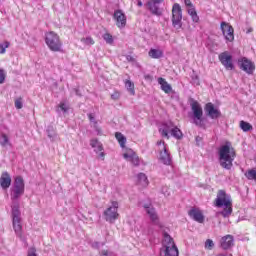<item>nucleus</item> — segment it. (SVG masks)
I'll return each instance as SVG.
<instances>
[{
    "label": "nucleus",
    "instance_id": "nucleus-1",
    "mask_svg": "<svg viewBox=\"0 0 256 256\" xmlns=\"http://www.w3.org/2000/svg\"><path fill=\"white\" fill-rule=\"evenodd\" d=\"M24 193H25V182L23 181V177L17 176L11 188L10 197L12 200V205H11L12 225H13L15 235L19 237V239H23V219L21 218L20 204H19V201L17 200Z\"/></svg>",
    "mask_w": 256,
    "mask_h": 256
},
{
    "label": "nucleus",
    "instance_id": "nucleus-2",
    "mask_svg": "<svg viewBox=\"0 0 256 256\" xmlns=\"http://www.w3.org/2000/svg\"><path fill=\"white\" fill-rule=\"evenodd\" d=\"M218 161L222 169H226V171H231L233 168V161H235L236 153L235 149L231 147L230 143H226L221 146L218 151Z\"/></svg>",
    "mask_w": 256,
    "mask_h": 256
},
{
    "label": "nucleus",
    "instance_id": "nucleus-3",
    "mask_svg": "<svg viewBox=\"0 0 256 256\" xmlns=\"http://www.w3.org/2000/svg\"><path fill=\"white\" fill-rule=\"evenodd\" d=\"M216 207H224L223 211L219 212V215L229 217L233 213V203L231 202V196L227 195L225 190H220L217 193L215 200Z\"/></svg>",
    "mask_w": 256,
    "mask_h": 256
},
{
    "label": "nucleus",
    "instance_id": "nucleus-4",
    "mask_svg": "<svg viewBox=\"0 0 256 256\" xmlns=\"http://www.w3.org/2000/svg\"><path fill=\"white\" fill-rule=\"evenodd\" d=\"M162 245L163 247L160 250L161 256H179V249H177L171 235H169L167 232H163Z\"/></svg>",
    "mask_w": 256,
    "mask_h": 256
},
{
    "label": "nucleus",
    "instance_id": "nucleus-5",
    "mask_svg": "<svg viewBox=\"0 0 256 256\" xmlns=\"http://www.w3.org/2000/svg\"><path fill=\"white\" fill-rule=\"evenodd\" d=\"M45 43L50 51H54V53L61 51V47H63L61 38H59V35L53 31L46 33Z\"/></svg>",
    "mask_w": 256,
    "mask_h": 256
},
{
    "label": "nucleus",
    "instance_id": "nucleus-6",
    "mask_svg": "<svg viewBox=\"0 0 256 256\" xmlns=\"http://www.w3.org/2000/svg\"><path fill=\"white\" fill-rule=\"evenodd\" d=\"M119 202L113 201L111 206L103 212V217L108 223H115L119 219Z\"/></svg>",
    "mask_w": 256,
    "mask_h": 256
},
{
    "label": "nucleus",
    "instance_id": "nucleus-7",
    "mask_svg": "<svg viewBox=\"0 0 256 256\" xmlns=\"http://www.w3.org/2000/svg\"><path fill=\"white\" fill-rule=\"evenodd\" d=\"M172 25L174 29H181L183 27V10L181 9V5L175 3L172 6Z\"/></svg>",
    "mask_w": 256,
    "mask_h": 256
},
{
    "label": "nucleus",
    "instance_id": "nucleus-8",
    "mask_svg": "<svg viewBox=\"0 0 256 256\" xmlns=\"http://www.w3.org/2000/svg\"><path fill=\"white\" fill-rule=\"evenodd\" d=\"M191 109L193 113V123L196 124L197 127L203 126V107L197 101H193L191 103Z\"/></svg>",
    "mask_w": 256,
    "mask_h": 256
},
{
    "label": "nucleus",
    "instance_id": "nucleus-9",
    "mask_svg": "<svg viewBox=\"0 0 256 256\" xmlns=\"http://www.w3.org/2000/svg\"><path fill=\"white\" fill-rule=\"evenodd\" d=\"M163 1L164 0H149L146 3V7L153 15L156 17H161V15H163V10L159 8V5H161Z\"/></svg>",
    "mask_w": 256,
    "mask_h": 256
},
{
    "label": "nucleus",
    "instance_id": "nucleus-10",
    "mask_svg": "<svg viewBox=\"0 0 256 256\" xmlns=\"http://www.w3.org/2000/svg\"><path fill=\"white\" fill-rule=\"evenodd\" d=\"M238 66L242 71L247 73V75H253L255 71V63L245 57L238 60Z\"/></svg>",
    "mask_w": 256,
    "mask_h": 256
},
{
    "label": "nucleus",
    "instance_id": "nucleus-11",
    "mask_svg": "<svg viewBox=\"0 0 256 256\" xmlns=\"http://www.w3.org/2000/svg\"><path fill=\"white\" fill-rule=\"evenodd\" d=\"M219 61L227 71H233V69H235V65H233V56H231L229 52H222L219 54Z\"/></svg>",
    "mask_w": 256,
    "mask_h": 256
},
{
    "label": "nucleus",
    "instance_id": "nucleus-12",
    "mask_svg": "<svg viewBox=\"0 0 256 256\" xmlns=\"http://www.w3.org/2000/svg\"><path fill=\"white\" fill-rule=\"evenodd\" d=\"M221 30L222 33L226 39V41H233L235 39V30L233 29V26L229 25L227 22L221 23Z\"/></svg>",
    "mask_w": 256,
    "mask_h": 256
},
{
    "label": "nucleus",
    "instance_id": "nucleus-13",
    "mask_svg": "<svg viewBox=\"0 0 256 256\" xmlns=\"http://www.w3.org/2000/svg\"><path fill=\"white\" fill-rule=\"evenodd\" d=\"M204 111L210 119H219L221 117V111L219 109L215 108L213 103L209 102L205 105Z\"/></svg>",
    "mask_w": 256,
    "mask_h": 256
},
{
    "label": "nucleus",
    "instance_id": "nucleus-14",
    "mask_svg": "<svg viewBox=\"0 0 256 256\" xmlns=\"http://www.w3.org/2000/svg\"><path fill=\"white\" fill-rule=\"evenodd\" d=\"M114 19L119 29H123V27L127 25V16H125V13H123L121 10H116L114 12Z\"/></svg>",
    "mask_w": 256,
    "mask_h": 256
},
{
    "label": "nucleus",
    "instance_id": "nucleus-15",
    "mask_svg": "<svg viewBox=\"0 0 256 256\" xmlns=\"http://www.w3.org/2000/svg\"><path fill=\"white\" fill-rule=\"evenodd\" d=\"M159 159L164 165H171V155L167 151V147H165V142L162 143Z\"/></svg>",
    "mask_w": 256,
    "mask_h": 256
},
{
    "label": "nucleus",
    "instance_id": "nucleus-16",
    "mask_svg": "<svg viewBox=\"0 0 256 256\" xmlns=\"http://www.w3.org/2000/svg\"><path fill=\"white\" fill-rule=\"evenodd\" d=\"M188 215L189 217L194 219V221H197V223H203V221H205V216H203L201 210L197 208H192L191 210H189Z\"/></svg>",
    "mask_w": 256,
    "mask_h": 256
},
{
    "label": "nucleus",
    "instance_id": "nucleus-17",
    "mask_svg": "<svg viewBox=\"0 0 256 256\" xmlns=\"http://www.w3.org/2000/svg\"><path fill=\"white\" fill-rule=\"evenodd\" d=\"M123 157L124 159L132 163V165H134L135 167H139V156H137L136 153L133 152L132 150H129L128 152L124 153Z\"/></svg>",
    "mask_w": 256,
    "mask_h": 256
},
{
    "label": "nucleus",
    "instance_id": "nucleus-18",
    "mask_svg": "<svg viewBox=\"0 0 256 256\" xmlns=\"http://www.w3.org/2000/svg\"><path fill=\"white\" fill-rule=\"evenodd\" d=\"M174 127L175 124H173V122H166L159 129V132L161 133L162 137H166V139H169V133L173 131Z\"/></svg>",
    "mask_w": 256,
    "mask_h": 256
},
{
    "label": "nucleus",
    "instance_id": "nucleus-19",
    "mask_svg": "<svg viewBox=\"0 0 256 256\" xmlns=\"http://www.w3.org/2000/svg\"><path fill=\"white\" fill-rule=\"evenodd\" d=\"M0 185L2 189H9V187H11V176L8 172L2 173L0 177Z\"/></svg>",
    "mask_w": 256,
    "mask_h": 256
},
{
    "label": "nucleus",
    "instance_id": "nucleus-20",
    "mask_svg": "<svg viewBox=\"0 0 256 256\" xmlns=\"http://www.w3.org/2000/svg\"><path fill=\"white\" fill-rule=\"evenodd\" d=\"M220 243H221L222 249H225V250L230 249V247H233L234 238L232 235H226L222 237Z\"/></svg>",
    "mask_w": 256,
    "mask_h": 256
},
{
    "label": "nucleus",
    "instance_id": "nucleus-21",
    "mask_svg": "<svg viewBox=\"0 0 256 256\" xmlns=\"http://www.w3.org/2000/svg\"><path fill=\"white\" fill-rule=\"evenodd\" d=\"M158 83L161 85V89L164 93H171L173 88L166 82L165 78H158Z\"/></svg>",
    "mask_w": 256,
    "mask_h": 256
},
{
    "label": "nucleus",
    "instance_id": "nucleus-22",
    "mask_svg": "<svg viewBox=\"0 0 256 256\" xmlns=\"http://www.w3.org/2000/svg\"><path fill=\"white\" fill-rule=\"evenodd\" d=\"M137 183L141 185V187H147L149 185V179H147V175L145 173H139L137 175Z\"/></svg>",
    "mask_w": 256,
    "mask_h": 256
},
{
    "label": "nucleus",
    "instance_id": "nucleus-23",
    "mask_svg": "<svg viewBox=\"0 0 256 256\" xmlns=\"http://www.w3.org/2000/svg\"><path fill=\"white\" fill-rule=\"evenodd\" d=\"M146 213L147 215H149L152 223H157L159 218L157 216V212L155 211V208L153 207L148 208V210H146Z\"/></svg>",
    "mask_w": 256,
    "mask_h": 256
},
{
    "label": "nucleus",
    "instance_id": "nucleus-24",
    "mask_svg": "<svg viewBox=\"0 0 256 256\" xmlns=\"http://www.w3.org/2000/svg\"><path fill=\"white\" fill-rule=\"evenodd\" d=\"M149 57L152 59H161V57H163V52L159 49H150Z\"/></svg>",
    "mask_w": 256,
    "mask_h": 256
},
{
    "label": "nucleus",
    "instance_id": "nucleus-25",
    "mask_svg": "<svg viewBox=\"0 0 256 256\" xmlns=\"http://www.w3.org/2000/svg\"><path fill=\"white\" fill-rule=\"evenodd\" d=\"M115 137L120 145V147H125V144L127 143V138H125L123 136V134H121V132H116L115 133Z\"/></svg>",
    "mask_w": 256,
    "mask_h": 256
},
{
    "label": "nucleus",
    "instance_id": "nucleus-26",
    "mask_svg": "<svg viewBox=\"0 0 256 256\" xmlns=\"http://www.w3.org/2000/svg\"><path fill=\"white\" fill-rule=\"evenodd\" d=\"M240 128L242 129V131H244L245 133H247L248 131H253V126L246 121H240Z\"/></svg>",
    "mask_w": 256,
    "mask_h": 256
},
{
    "label": "nucleus",
    "instance_id": "nucleus-27",
    "mask_svg": "<svg viewBox=\"0 0 256 256\" xmlns=\"http://www.w3.org/2000/svg\"><path fill=\"white\" fill-rule=\"evenodd\" d=\"M171 135L175 139H182L183 138V132H181V130L177 126H174L172 128Z\"/></svg>",
    "mask_w": 256,
    "mask_h": 256
},
{
    "label": "nucleus",
    "instance_id": "nucleus-28",
    "mask_svg": "<svg viewBox=\"0 0 256 256\" xmlns=\"http://www.w3.org/2000/svg\"><path fill=\"white\" fill-rule=\"evenodd\" d=\"M125 87L127 91H129L130 95H135V84L131 82L130 80H127L125 82Z\"/></svg>",
    "mask_w": 256,
    "mask_h": 256
},
{
    "label": "nucleus",
    "instance_id": "nucleus-29",
    "mask_svg": "<svg viewBox=\"0 0 256 256\" xmlns=\"http://www.w3.org/2000/svg\"><path fill=\"white\" fill-rule=\"evenodd\" d=\"M47 135L49 139H51L52 141H55V137H57V133L55 132V128H53V126H48Z\"/></svg>",
    "mask_w": 256,
    "mask_h": 256
},
{
    "label": "nucleus",
    "instance_id": "nucleus-30",
    "mask_svg": "<svg viewBox=\"0 0 256 256\" xmlns=\"http://www.w3.org/2000/svg\"><path fill=\"white\" fill-rule=\"evenodd\" d=\"M245 177H247L250 181H256V170L255 169L248 170L245 173Z\"/></svg>",
    "mask_w": 256,
    "mask_h": 256
},
{
    "label": "nucleus",
    "instance_id": "nucleus-31",
    "mask_svg": "<svg viewBox=\"0 0 256 256\" xmlns=\"http://www.w3.org/2000/svg\"><path fill=\"white\" fill-rule=\"evenodd\" d=\"M58 112L63 111V113H67L69 111V103L61 102L58 106Z\"/></svg>",
    "mask_w": 256,
    "mask_h": 256
},
{
    "label": "nucleus",
    "instance_id": "nucleus-32",
    "mask_svg": "<svg viewBox=\"0 0 256 256\" xmlns=\"http://www.w3.org/2000/svg\"><path fill=\"white\" fill-rule=\"evenodd\" d=\"M7 143H9V137H7V134H2L0 136V145L2 147H5V145H7Z\"/></svg>",
    "mask_w": 256,
    "mask_h": 256
},
{
    "label": "nucleus",
    "instance_id": "nucleus-33",
    "mask_svg": "<svg viewBox=\"0 0 256 256\" xmlns=\"http://www.w3.org/2000/svg\"><path fill=\"white\" fill-rule=\"evenodd\" d=\"M104 41H106V43H108L109 45H112L113 43V36L109 33H105L103 36Z\"/></svg>",
    "mask_w": 256,
    "mask_h": 256
},
{
    "label": "nucleus",
    "instance_id": "nucleus-34",
    "mask_svg": "<svg viewBox=\"0 0 256 256\" xmlns=\"http://www.w3.org/2000/svg\"><path fill=\"white\" fill-rule=\"evenodd\" d=\"M14 105L16 109H23V98L19 97L15 100Z\"/></svg>",
    "mask_w": 256,
    "mask_h": 256
},
{
    "label": "nucleus",
    "instance_id": "nucleus-35",
    "mask_svg": "<svg viewBox=\"0 0 256 256\" xmlns=\"http://www.w3.org/2000/svg\"><path fill=\"white\" fill-rule=\"evenodd\" d=\"M81 42L85 43V45H95V41L91 37L82 38Z\"/></svg>",
    "mask_w": 256,
    "mask_h": 256
},
{
    "label": "nucleus",
    "instance_id": "nucleus-36",
    "mask_svg": "<svg viewBox=\"0 0 256 256\" xmlns=\"http://www.w3.org/2000/svg\"><path fill=\"white\" fill-rule=\"evenodd\" d=\"M10 43L9 42H4V45L3 44H0V53L1 55L5 54L6 53V50L8 49Z\"/></svg>",
    "mask_w": 256,
    "mask_h": 256
},
{
    "label": "nucleus",
    "instance_id": "nucleus-37",
    "mask_svg": "<svg viewBox=\"0 0 256 256\" xmlns=\"http://www.w3.org/2000/svg\"><path fill=\"white\" fill-rule=\"evenodd\" d=\"M215 246V243H213V240L208 239L205 242V248L206 249H213V247Z\"/></svg>",
    "mask_w": 256,
    "mask_h": 256
},
{
    "label": "nucleus",
    "instance_id": "nucleus-38",
    "mask_svg": "<svg viewBox=\"0 0 256 256\" xmlns=\"http://www.w3.org/2000/svg\"><path fill=\"white\" fill-rule=\"evenodd\" d=\"M27 256H37V249H35V247H30L28 249Z\"/></svg>",
    "mask_w": 256,
    "mask_h": 256
},
{
    "label": "nucleus",
    "instance_id": "nucleus-39",
    "mask_svg": "<svg viewBox=\"0 0 256 256\" xmlns=\"http://www.w3.org/2000/svg\"><path fill=\"white\" fill-rule=\"evenodd\" d=\"M100 144H101V142H98L97 139H93L90 142V145H91V147H93V149L97 148Z\"/></svg>",
    "mask_w": 256,
    "mask_h": 256
},
{
    "label": "nucleus",
    "instance_id": "nucleus-40",
    "mask_svg": "<svg viewBox=\"0 0 256 256\" xmlns=\"http://www.w3.org/2000/svg\"><path fill=\"white\" fill-rule=\"evenodd\" d=\"M100 256H113V252H111L109 250H102L100 252Z\"/></svg>",
    "mask_w": 256,
    "mask_h": 256
},
{
    "label": "nucleus",
    "instance_id": "nucleus-41",
    "mask_svg": "<svg viewBox=\"0 0 256 256\" xmlns=\"http://www.w3.org/2000/svg\"><path fill=\"white\" fill-rule=\"evenodd\" d=\"M188 14L190 15V17H193L197 14V11L195 10L194 7H192L188 9Z\"/></svg>",
    "mask_w": 256,
    "mask_h": 256
},
{
    "label": "nucleus",
    "instance_id": "nucleus-42",
    "mask_svg": "<svg viewBox=\"0 0 256 256\" xmlns=\"http://www.w3.org/2000/svg\"><path fill=\"white\" fill-rule=\"evenodd\" d=\"M0 83H5V71L0 69Z\"/></svg>",
    "mask_w": 256,
    "mask_h": 256
},
{
    "label": "nucleus",
    "instance_id": "nucleus-43",
    "mask_svg": "<svg viewBox=\"0 0 256 256\" xmlns=\"http://www.w3.org/2000/svg\"><path fill=\"white\" fill-rule=\"evenodd\" d=\"M88 119H89V121H90L91 123L94 124V126L97 125V122L95 121V115H93V114H88Z\"/></svg>",
    "mask_w": 256,
    "mask_h": 256
},
{
    "label": "nucleus",
    "instance_id": "nucleus-44",
    "mask_svg": "<svg viewBox=\"0 0 256 256\" xmlns=\"http://www.w3.org/2000/svg\"><path fill=\"white\" fill-rule=\"evenodd\" d=\"M95 131L97 132V135H103V131L101 130V128L99 126L94 125Z\"/></svg>",
    "mask_w": 256,
    "mask_h": 256
},
{
    "label": "nucleus",
    "instance_id": "nucleus-45",
    "mask_svg": "<svg viewBox=\"0 0 256 256\" xmlns=\"http://www.w3.org/2000/svg\"><path fill=\"white\" fill-rule=\"evenodd\" d=\"M184 3L186 7H190V9L193 8V3L191 2V0H184Z\"/></svg>",
    "mask_w": 256,
    "mask_h": 256
},
{
    "label": "nucleus",
    "instance_id": "nucleus-46",
    "mask_svg": "<svg viewBox=\"0 0 256 256\" xmlns=\"http://www.w3.org/2000/svg\"><path fill=\"white\" fill-rule=\"evenodd\" d=\"M201 143H203V137L197 136L196 137V144L199 146V145H201Z\"/></svg>",
    "mask_w": 256,
    "mask_h": 256
},
{
    "label": "nucleus",
    "instance_id": "nucleus-47",
    "mask_svg": "<svg viewBox=\"0 0 256 256\" xmlns=\"http://www.w3.org/2000/svg\"><path fill=\"white\" fill-rule=\"evenodd\" d=\"M111 99H114V101H117L119 99V92H115L111 95Z\"/></svg>",
    "mask_w": 256,
    "mask_h": 256
},
{
    "label": "nucleus",
    "instance_id": "nucleus-48",
    "mask_svg": "<svg viewBox=\"0 0 256 256\" xmlns=\"http://www.w3.org/2000/svg\"><path fill=\"white\" fill-rule=\"evenodd\" d=\"M191 17L194 23H199V16L197 14H194V16H191Z\"/></svg>",
    "mask_w": 256,
    "mask_h": 256
},
{
    "label": "nucleus",
    "instance_id": "nucleus-49",
    "mask_svg": "<svg viewBox=\"0 0 256 256\" xmlns=\"http://www.w3.org/2000/svg\"><path fill=\"white\" fill-rule=\"evenodd\" d=\"M103 151V146L100 144L97 148H95L96 153H101Z\"/></svg>",
    "mask_w": 256,
    "mask_h": 256
},
{
    "label": "nucleus",
    "instance_id": "nucleus-50",
    "mask_svg": "<svg viewBox=\"0 0 256 256\" xmlns=\"http://www.w3.org/2000/svg\"><path fill=\"white\" fill-rule=\"evenodd\" d=\"M143 207H144L145 211H148L149 209H151V203L144 204Z\"/></svg>",
    "mask_w": 256,
    "mask_h": 256
},
{
    "label": "nucleus",
    "instance_id": "nucleus-51",
    "mask_svg": "<svg viewBox=\"0 0 256 256\" xmlns=\"http://www.w3.org/2000/svg\"><path fill=\"white\" fill-rule=\"evenodd\" d=\"M93 249H99V242L92 243Z\"/></svg>",
    "mask_w": 256,
    "mask_h": 256
},
{
    "label": "nucleus",
    "instance_id": "nucleus-52",
    "mask_svg": "<svg viewBox=\"0 0 256 256\" xmlns=\"http://www.w3.org/2000/svg\"><path fill=\"white\" fill-rule=\"evenodd\" d=\"M98 157H100V159L103 161L105 159V152H100Z\"/></svg>",
    "mask_w": 256,
    "mask_h": 256
},
{
    "label": "nucleus",
    "instance_id": "nucleus-53",
    "mask_svg": "<svg viewBox=\"0 0 256 256\" xmlns=\"http://www.w3.org/2000/svg\"><path fill=\"white\" fill-rule=\"evenodd\" d=\"M137 5H138V7H143V2L141 0H138Z\"/></svg>",
    "mask_w": 256,
    "mask_h": 256
},
{
    "label": "nucleus",
    "instance_id": "nucleus-54",
    "mask_svg": "<svg viewBox=\"0 0 256 256\" xmlns=\"http://www.w3.org/2000/svg\"><path fill=\"white\" fill-rule=\"evenodd\" d=\"M246 33H253V28H249Z\"/></svg>",
    "mask_w": 256,
    "mask_h": 256
},
{
    "label": "nucleus",
    "instance_id": "nucleus-55",
    "mask_svg": "<svg viewBox=\"0 0 256 256\" xmlns=\"http://www.w3.org/2000/svg\"><path fill=\"white\" fill-rule=\"evenodd\" d=\"M76 95L81 96V94L79 93V90H76Z\"/></svg>",
    "mask_w": 256,
    "mask_h": 256
}]
</instances>
